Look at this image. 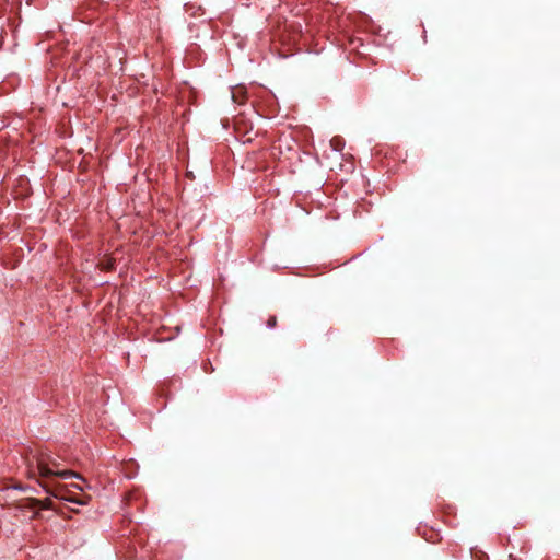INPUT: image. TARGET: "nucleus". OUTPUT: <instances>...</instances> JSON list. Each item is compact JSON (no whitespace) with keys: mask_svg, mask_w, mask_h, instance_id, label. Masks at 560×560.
I'll list each match as a JSON object with an SVG mask.
<instances>
[{"mask_svg":"<svg viewBox=\"0 0 560 560\" xmlns=\"http://www.w3.org/2000/svg\"><path fill=\"white\" fill-rule=\"evenodd\" d=\"M39 485H40L44 489H46V485H45V483L39 482Z\"/></svg>","mask_w":560,"mask_h":560,"instance_id":"nucleus-10","label":"nucleus"},{"mask_svg":"<svg viewBox=\"0 0 560 560\" xmlns=\"http://www.w3.org/2000/svg\"><path fill=\"white\" fill-rule=\"evenodd\" d=\"M267 325H268V327H270V328L276 327V325H277V317H276V316H270V317L268 318V320H267Z\"/></svg>","mask_w":560,"mask_h":560,"instance_id":"nucleus-6","label":"nucleus"},{"mask_svg":"<svg viewBox=\"0 0 560 560\" xmlns=\"http://www.w3.org/2000/svg\"><path fill=\"white\" fill-rule=\"evenodd\" d=\"M36 468L37 475L40 478H49L56 476L62 479H68L70 477L83 479L80 474L73 470L59 469V464L49 454L46 453H39L36 456Z\"/></svg>","mask_w":560,"mask_h":560,"instance_id":"nucleus-1","label":"nucleus"},{"mask_svg":"<svg viewBox=\"0 0 560 560\" xmlns=\"http://www.w3.org/2000/svg\"><path fill=\"white\" fill-rule=\"evenodd\" d=\"M66 501H69V502H73V503H77V504H81V505H84L86 504V501L85 500H82V499H74V498H61Z\"/></svg>","mask_w":560,"mask_h":560,"instance_id":"nucleus-4","label":"nucleus"},{"mask_svg":"<svg viewBox=\"0 0 560 560\" xmlns=\"http://www.w3.org/2000/svg\"><path fill=\"white\" fill-rule=\"evenodd\" d=\"M100 265H101L102 269L107 270V271L113 268V261L112 260L102 261Z\"/></svg>","mask_w":560,"mask_h":560,"instance_id":"nucleus-5","label":"nucleus"},{"mask_svg":"<svg viewBox=\"0 0 560 560\" xmlns=\"http://www.w3.org/2000/svg\"><path fill=\"white\" fill-rule=\"evenodd\" d=\"M73 487H74V488H77V489H78V490H80V491H82V490H83V488H82L81 486L74 485Z\"/></svg>","mask_w":560,"mask_h":560,"instance_id":"nucleus-9","label":"nucleus"},{"mask_svg":"<svg viewBox=\"0 0 560 560\" xmlns=\"http://www.w3.org/2000/svg\"><path fill=\"white\" fill-rule=\"evenodd\" d=\"M28 476H30V478H34L36 476V472L33 470H30Z\"/></svg>","mask_w":560,"mask_h":560,"instance_id":"nucleus-8","label":"nucleus"},{"mask_svg":"<svg viewBox=\"0 0 560 560\" xmlns=\"http://www.w3.org/2000/svg\"><path fill=\"white\" fill-rule=\"evenodd\" d=\"M232 98L235 103L243 104L246 98V93L243 89H237L232 92Z\"/></svg>","mask_w":560,"mask_h":560,"instance_id":"nucleus-3","label":"nucleus"},{"mask_svg":"<svg viewBox=\"0 0 560 560\" xmlns=\"http://www.w3.org/2000/svg\"><path fill=\"white\" fill-rule=\"evenodd\" d=\"M331 145L336 149V150H339V145H340V142L341 140L339 138H334L331 139Z\"/></svg>","mask_w":560,"mask_h":560,"instance_id":"nucleus-7","label":"nucleus"},{"mask_svg":"<svg viewBox=\"0 0 560 560\" xmlns=\"http://www.w3.org/2000/svg\"><path fill=\"white\" fill-rule=\"evenodd\" d=\"M33 505L38 506L39 509L47 510L52 508V501L49 498H46L45 500H33Z\"/></svg>","mask_w":560,"mask_h":560,"instance_id":"nucleus-2","label":"nucleus"}]
</instances>
